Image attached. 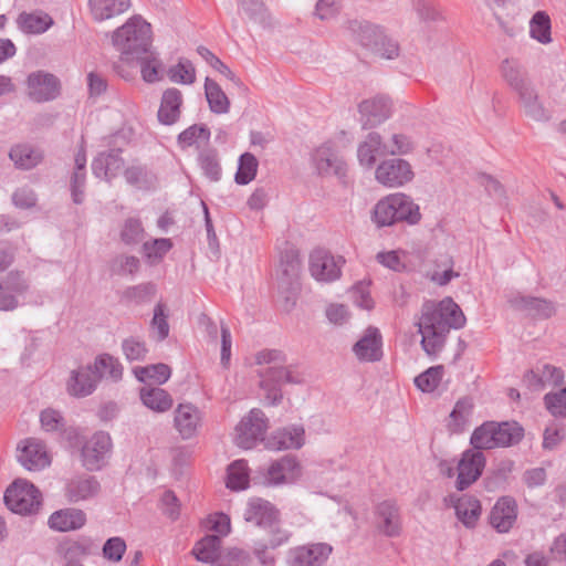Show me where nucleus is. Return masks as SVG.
Segmentation results:
<instances>
[{
    "instance_id": "obj_52",
    "label": "nucleus",
    "mask_w": 566,
    "mask_h": 566,
    "mask_svg": "<svg viewBox=\"0 0 566 566\" xmlns=\"http://www.w3.org/2000/svg\"><path fill=\"white\" fill-rule=\"evenodd\" d=\"M30 285L29 281L21 271H10L6 276L0 280V289L7 293L19 297L28 292Z\"/></svg>"
},
{
    "instance_id": "obj_15",
    "label": "nucleus",
    "mask_w": 566,
    "mask_h": 566,
    "mask_svg": "<svg viewBox=\"0 0 566 566\" xmlns=\"http://www.w3.org/2000/svg\"><path fill=\"white\" fill-rule=\"evenodd\" d=\"M375 524L377 530L387 537H397L401 534V516L397 503L385 500L375 507Z\"/></svg>"
},
{
    "instance_id": "obj_39",
    "label": "nucleus",
    "mask_w": 566,
    "mask_h": 566,
    "mask_svg": "<svg viewBox=\"0 0 566 566\" xmlns=\"http://www.w3.org/2000/svg\"><path fill=\"white\" fill-rule=\"evenodd\" d=\"M140 64L142 78L146 83H156L164 78L165 69L158 54L149 49L140 59H135Z\"/></svg>"
},
{
    "instance_id": "obj_55",
    "label": "nucleus",
    "mask_w": 566,
    "mask_h": 566,
    "mask_svg": "<svg viewBox=\"0 0 566 566\" xmlns=\"http://www.w3.org/2000/svg\"><path fill=\"white\" fill-rule=\"evenodd\" d=\"M443 376V366H433L428 368L415 378V385L422 392L434 391Z\"/></svg>"
},
{
    "instance_id": "obj_38",
    "label": "nucleus",
    "mask_w": 566,
    "mask_h": 566,
    "mask_svg": "<svg viewBox=\"0 0 566 566\" xmlns=\"http://www.w3.org/2000/svg\"><path fill=\"white\" fill-rule=\"evenodd\" d=\"M140 399L147 408L156 412L169 410L174 402L171 396L165 389L150 386L140 389Z\"/></svg>"
},
{
    "instance_id": "obj_20",
    "label": "nucleus",
    "mask_w": 566,
    "mask_h": 566,
    "mask_svg": "<svg viewBox=\"0 0 566 566\" xmlns=\"http://www.w3.org/2000/svg\"><path fill=\"white\" fill-rule=\"evenodd\" d=\"M201 421V411L192 403H180L175 410L174 424L184 440L198 433Z\"/></svg>"
},
{
    "instance_id": "obj_2",
    "label": "nucleus",
    "mask_w": 566,
    "mask_h": 566,
    "mask_svg": "<svg viewBox=\"0 0 566 566\" xmlns=\"http://www.w3.org/2000/svg\"><path fill=\"white\" fill-rule=\"evenodd\" d=\"M256 365H266L259 370L260 388L264 391V399L270 406H277L283 399L282 386L284 384L298 385L304 381L303 376L295 368L286 365V356L279 349H264L255 355Z\"/></svg>"
},
{
    "instance_id": "obj_6",
    "label": "nucleus",
    "mask_w": 566,
    "mask_h": 566,
    "mask_svg": "<svg viewBox=\"0 0 566 566\" xmlns=\"http://www.w3.org/2000/svg\"><path fill=\"white\" fill-rule=\"evenodd\" d=\"M4 503L13 513L29 515L39 511L42 496L32 483L18 479L6 490Z\"/></svg>"
},
{
    "instance_id": "obj_33",
    "label": "nucleus",
    "mask_w": 566,
    "mask_h": 566,
    "mask_svg": "<svg viewBox=\"0 0 566 566\" xmlns=\"http://www.w3.org/2000/svg\"><path fill=\"white\" fill-rule=\"evenodd\" d=\"M291 538V533L279 526L272 525L270 527V536L268 539H258L254 542V554L261 564H269L268 549H275L281 545L287 543Z\"/></svg>"
},
{
    "instance_id": "obj_5",
    "label": "nucleus",
    "mask_w": 566,
    "mask_h": 566,
    "mask_svg": "<svg viewBox=\"0 0 566 566\" xmlns=\"http://www.w3.org/2000/svg\"><path fill=\"white\" fill-rule=\"evenodd\" d=\"M349 29L355 39L376 55L388 60L398 56L397 42L389 39L379 27L368 22L353 21L349 23Z\"/></svg>"
},
{
    "instance_id": "obj_41",
    "label": "nucleus",
    "mask_w": 566,
    "mask_h": 566,
    "mask_svg": "<svg viewBox=\"0 0 566 566\" xmlns=\"http://www.w3.org/2000/svg\"><path fill=\"white\" fill-rule=\"evenodd\" d=\"M205 94L209 108L214 114H227L230 109V101L221 86L210 77L205 80Z\"/></svg>"
},
{
    "instance_id": "obj_29",
    "label": "nucleus",
    "mask_w": 566,
    "mask_h": 566,
    "mask_svg": "<svg viewBox=\"0 0 566 566\" xmlns=\"http://www.w3.org/2000/svg\"><path fill=\"white\" fill-rule=\"evenodd\" d=\"M500 73L505 83L516 92V94L532 85L523 65L517 59H504L500 64Z\"/></svg>"
},
{
    "instance_id": "obj_27",
    "label": "nucleus",
    "mask_w": 566,
    "mask_h": 566,
    "mask_svg": "<svg viewBox=\"0 0 566 566\" xmlns=\"http://www.w3.org/2000/svg\"><path fill=\"white\" fill-rule=\"evenodd\" d=\"M86 523V514L74 507L53 512L48 521L50 528L57 532H70L82 528Z\"/></svg>"
},
{
    "instance_id": "obj_17",
    "label": "nucleus",
    "mask_w": 566,
    "mask_h": 566,
    "mask_svg": "<svg viewBox=\"0 0 566 566\" xmlns=\"http://www.w3.org/2000/svg\"><path fill=\"white\" fill-rule=\"evenodd\" d=\"M312 159L319 175H335L338 178L346 176V163L329 143L323 144L316 148Z\"/></svg>"
},
{
    "instance_id": "obj_59",
    "label": "nucleus",
    "mask_w": 566,
    "mask_h": 566,
    "mask_svg": "<svg viewBox=\"0 0 566 566\" xmlns=\"http://www.w3.org/2000/svg\"><path fill=\"white\" fill-rule=\"evenodd\" d=\"M544 405L553 417L566 418V387L558 391L546 394L544 396Z\"/></svg>"
},
{
    "instance_id": "obj_34",
    "label": "nucleus",
    "mask_w": 566,
    "mask_h": 566,
    "mask_svg": "<svg viewBox=\"0 0 566 566\" xmlns=\"http://www.w3.org/2000/svg\"><path fill=\"white\" fill-rule=\"evenodd\" d=\"M298 463L294 457H283L274 461L268 469L266 480L269 484H281L295 478Z\"/></svg>"
},
{
    "instance_id": "obj_53",
    "label": "nucleus",
    "mask_w": 566,
    "mask_h": 566,
    "mask_svg": "<svg viewBox=\"0 0 566 566\" xmlns=\"http://www.w3.org/2000/svg\"><path fill=\"white\" fill-rule=\"evenodd\" d=\"M473 408L472 400L468 397L459 399L453 410L450 413L449 430L452 432H460L465 424L468 417Z\"/></svg>"
},
{
    "instance_id": "obj_54",
    "label": "nucleus",
    "mask_w": 566,
    "mask_h": 566,
    "mask_svg": "<svg viewBox=\"0 0 566 566\" xmlns=\"http://www.w3.org/2000/svg\"><path fill=\"white\" fill-rule=\"evenodd\" d=\"M258 159L251 153H244L240 156L239 167L234 180L238 185H248L251 182L258 171Z\"/></svg>"
},
{
    "instance_id": "obj_45",
    "label": "nucleus",
    "mask_w": 566,
    "mask_h": 566,
    "mask_svg": "<svg viewBox=\"0 0 566 566\" xmlns=\"http://www.w3.org/2000/svg\"><path fill=\"white\" fill-rule=\"evenodd\" d=\"M10 159L21 169H31L42 160L40 151L29 145H17L9 153Z\"/></svg>"
},
{
    "instance_id": "obj_7",
    "label": "nucleus",
    "mask_w": 566,
    "mask_h": 566,
    "mask_svg": "<svg viewBox=\"0 0 566 566\" xmlns=\"http://www.w3.org/2000/svg\"><path fill=\"white\" fill-rule=\"evenodd\" d=\"M268 429V418L260 409H252L235 427L234 442L238 447L249 450L263 441Z\"/></svg>"
},
{
    "instance_id": "obj_8",
    "label": "nucleus",
    "mask_w": 566,
    "mask_h": 566,
    "mask_svg": "<svg viewBox=\"0 0 566 566\" xmlns=\"http://www.w3.org/2000/svg\"><path fill=\"white\" fill-rule=\"evenodd\" d=\"M112 439L107 432H95L87 439L81 450L83 467L88 471L101 470L112 451Z\"/></svg>"
},
{
    "instance_id": "obj_10",
    "label": "nucleus",
    "mask_w": 566,
    "mask_h": 566,
    "mask_svg": "<svg viewBox=\"0 0 566 566\" xmlns=\"http://www.w3.org/2000/svg\"><path fill=\"white\" fill-rule=\"evenodd\" d=\"M413 177L411 165L400 158L386 159L375 170L376 180L388 188L401 187L411 181Z\"/></svg>"
},
{
    "instance_id": "obj_43",
    "label": "nucleus",
    "mask_w": 566,
    "mask_h": 566,
    "mask_svg": "<svg viewBox=\"0 0 566 566\" xmlns=\"http://www.w3.org/2000/svg\"><path fill=\"white\" fill-rule=\"evenodd\" d=\"M499 448H509L520 443L524 437V428L516 421L496 422Z\"/></svg>"
},
{
    "instance_id": "obj_30",
    "label": "nucleus",
    "mask_w": 566,
    "mask_h": 566,
    "mask_svg": "<svg viewBox=\"0 0 566 566\" xmlns=\"http://www.w3.org/2000/svg\"><path fill=\"white\" fill-rule=\"evenodd\" d=\"M386 144L378 133H369L365 140L358 145L357 158L361 166L373 168L377 156H386Z\"/></svg>"
},
{
    "instance_id": "obj_60",
    "label": "nucleus",
    "mask_w": 566,
    "mask_h": 566,
    "mask_svg": "<svg viewBox=\"0 0 566 566\" xmlns=\"http://www.w3.org/2000/svg\"><path fill=\"white\" fill-rule=\"evenodd\" d=\"M122 349L126 359L129 361L144 360L148 352L145 343L136 337L124 339Z\"/></svg>"
},
{
    "instance_id": "obj_25",
    "label": "nucleus",
    "mask_w": 566,
    "mask_h": 566,
    "mask_svg": "<svg viewBox=\"0 0 566 566\" xmlns=\"http://www.w3.org/2000/svg\"><path fill=\"white\" fill-rule=\"evenodd\" d=\"M516 502L509 496L497 500L490 513V524L500 533L509 532L516 521Z\"/></svg>"
},
{
    "instance_id": "obj_63",
    "label": "nucleus",
    "mask_w": 566,
    "mask_h": 566,
    "mask_svg": "<svg viewBox=\"0 0 566 566\" xmlns=\"http://www.w3.org/2000/svg\"><path fill=\"white\" fill-rule=\"evenodd\" d=\"M542 390L547 387H557L564 381V371L549 364L539 365Z\"/></svg>"
},
{
    "instance_id": "obj_9",
    "label": "nucleus",
    "mask_w": 566,
    "mask_h": 566,
    "mask_svg": "<svg viewBox=\"0 0 566 566\" xmlns=\"http://www.w3.org/2000/svg\"><path fill=\"white\" fill-rule=\"evenodd\" d=\"M333 551L325 542L298 545L289 551L287 563L290 566H325Z\"/></svg>"
},
{
    "instance_id": "obj_23",
    "label": "nucleus",
    "mask_w": 566,
    "mask_h": 566,
    "mask_svg": "<svg viewBox=\"0 0 566 566\" xmlns=\"http://www.w3.org/2000/svg\"><path fill=\"white\" fill-rule=\"evenodd\" d=\"M18 460L29 471H40L50 464L45 446L34 438L27 439L19 448Z\"/></svg>"
},
{
    "instance_id": "obj_37",
    "label": "nucleus",
    "mask_w": 566,
    "mask_h": 566,
    "mask_svg": "<svg viewBox=\"0 0 566 566\" xmlns=\"http://www.w3.org/2000/svg\"><path fill=\"white\" fill-rule=\"evenodd\" d=\"M91 12L96 21H104L122 14L130 7L129 0H88Z\"/></svg>"
},
{
    "instance_id": "obj_47",
    "label": "nucleus",
    "mask_w": 566,
    "mask_h": 566,
    "mask_svg": "<svg viewBox=\"0 0 566 566\" xmlns=\"http://www.w3.org/2000/svg\"><path fill=\"white\" fill-rule=\"evenodd\" d=\"M172 242L168 238L154 239L143 244V252L149 265L159 264L165 255L171 250Z\"/></svg>"
},
{
    "instance_id": "obj_13",
    "label": "nucleus",
    "mask_w": 566,
    "mask_h": 566,
    "mask_svg": "<svg viewBox=\"0 0 566 566\" xmlns=\"http://www.w3.org/2000/svg\"><path fill=\"white\" fill-rule=\"evenodd\" d=\"M301 272V260L298 251L286 244L280 253L279 265L276 268V280L280 289L284 291H294L298 286Z\"/></svg>"
},
{
    "instance_id": "obj_18",
    "label": "nucleus",
    "mask_w": 566,
    "mask_h": 566,
    "mask_svg": "<svg viewBox=\"0 0 566 566\" xmlns=\"http://www.w3.org/2000/svg\"><path fill=\"white\" fill-rule=\"evenodd\" d=\"M509 303L515 311L525 313L526 315L535 318H549L556 312V307L553 302L520 293L512 294L509 297Z\"/></svg>"
},
{
    "instance_id": "obj_26",
    "label": "nucleus",
    "mask_w": 566,
    "mask_h": 566,
    "mask_svg": "<svg viewBox=\"0 0 566 566\" xmlns=\"http://www.w3.org/2000/svg\"><path fill=\"white\" fill-rule=\"evenodd\" d=\"M182 102V93L178 88L170 87L165 90L157 113L158 120L164 125L177 123L181 115Z\"/></svg>"
},
{
    "instance_id": "obj_3",
    "label": "nucleus",
    "mask_w": 566,
    "mask_h": 566,
    "mask_svg": "<svg viewBox=\"0 0 566 566\" xmlns=\"http://www.w3.org/2000/svg\"><path fill=\"white\" fill-rule=\"evenodd\" d=\"M112 42L122 61H135L151 49V27L140 15H134L114 31Z\"/></svg>"
},
{
    "instance_id": "obj_56",
    "label": "nucleus",
    "mask_w": 566,
    "mask_h": 566,
    "mask_svg": "<svg viewBox=\"0 0 566 566\" xmlns=\"http://www.w3.org/2000/svg\"><path fill=\"white\" fill-rule=\"evenodd\" d=\"M199 164L203 174L211 180L218 181L221 177V166L218 153L214 149H208L199 155Z\"/></svg>"
},
{
    "instance_id": "obj_58",
    "label": "nucleus",
    "mask_w": 566,
    "mask_h": 566,
    "mask_svg": "<svg viewBox=\"0 0 566 566\" xmlns=\"http://www.w3.org/2000/svg\"><path fill=\"white\" fill-rule=\"evenodd\" d=\"M139 266L140 261L134 255L119 254L111 262V270L117 275H134Z\"/></svg>"
},
{
    "instance_id": "obj_24",
    "label": "nucleus",
    "mask_w": 566,
    "mask_h": 566,
    "mask_svg": "<svg viewBox=\"0 0 566 566\" xmlns=\"http://www.w3.org/2000/svg\"><path fill=\"white\" fill-rule=\"evenodd\" d=\"M120 149H111L99 153L92 163V170L95 177L111 182L124 168V159Z\"/></svg>"
},
{
    "instance_id": "obj_49",
    "label": "nucleus",
    "mask_w": 566,
    "mask_h": 566,
    "mask_svg": "<svg viewBox=\"0 0 566 566\" xmlns=\"http://www.w3.org/2000/svg\"><path fill=\"white\" fill-rule=\"evenodd\" d=\"M249 486V469L245 460H235L228 467L227 488L241 491Z\"/></svg>"
},
{
    "instance_id": "obj_31",
    "label": "nucleus",
    "mask_w": 566,
    "mask_h": 566,
    "mask_svg": "<svg viewBox=\"0 0 566 566\" xmlns=\"http://www.w3.org/2000/svg\"><path fill=\"white\" fill-rule=\"evenodd\" d=\"M97 544L90 537L62 543L57 551L66 562L80 563L81 558L96 554Z\"/></svg>"
},
{
    "instance_id": "obj_12",
    "label": "nucleus",
    "mask_w": 566,
    "mask_h": 566,
    "mask_svg": "<svg viewBox=\"0 0 566 566\" xmlns=\"http://www.w3.org/2000/svg\"><path fill=\"white\" fill-rule=\"evenodd\" d=\"M486 459L483 452L474 449L465 450L461 454V459L458 463L457 471L458 476L455 481V488L459 491H463L476 482L485 468Z\"/></svg>"
},
{
    "instance_id": "obj_1",
    "label": "nucleus",
    "mask_w": 566,
    "mask_h": 566,
    "mask_svg": "<svg viewBox=\"0 0 566 566\" xmlns=\"http://www.w3.org/2000/svg\"><path fill=\"white\" fill-rule=\"evenodd\" d=\"M465 321L460 306L451 297L424 302L417 322L422 349L430 356L437 355L443 348L450 329L462 328Z\"/></svg>"
},
{
    "instance_id": "obj_32",
    "label": "nucleus",
    "mask_w": 566,
    "mask_h": 566,
    "mask_svg": "<svg viewBox=\"0 0 566 566\" xmlns=\"http://www.w3.org/2000/svg\"><path fill=\"white\" fill-rule=\"evenodd\" d=\"M98 380L91 367L73 370L67 384L69 392L75 397L88 396L95 390Z\"/></svg>"
},
{
    "instance_id": "obj_16",
    "label": "nucleus",
    "mask_w": 566,
    "mask_h": 566,
    "mask_svg": "<svg viewBox=\"0 0 566 566\" xmlns=\"http://www.w3.org/2000/svg\"><path fill=\"white\" fill-rule=\"evenodd\" d=\"M342 259L336 260L328 251L316 249L310 255V272L322 282H332L340 276Z\"/></svg>"
},
{
    "instance_id": "obj_19",
    "label": "nucleus",
    "mask_w": 566,
    "mask_h": 566,
    "mask_svg": "<svg viewBox=\"0 0 566 566\" xmlns=\"http://www.w3.org/2000/svg\"><path fill=\"white\" fill-rule=\"evenodd\" d=\"M363 128H371L380 125L391 114L390 101L385 96H375L363 101L358 105Z\"/></svg>"
},
{
    "instance_id": "obj_44",
    "label": "nucleus",
    "mask_w": 566,
    "mask_h": 566,
    "mask_svg": "<svg viewBox=\"0 0 566 566\" xmlns=\"http://www.w3.org/2000/svg\"><path fill=\"white\" fill-rule=\"evenodd\" d=\"M221 538L219 535H206L193 547L196 558L203 563H214L220 555Z\"/></svg>"
},
{
    "instance_id": "obj_21",
    "label": "nucleus",
    "mask_w": 566,
    "mask_h": 566,
    "mask_svg": "<svg viewBox=\"0 0 566 566\" xmlns=\"http://www.w3.org/2000/svg\"><path fill=\"white\" fill-rule=\"evenodd\" d=\"M382 337L378 328L368 327L353 346V352L359 361H379L382 357Z\"/></svg>"
},
{
    "instance_id": "obj_51",
    "label": "nucleus",
    "mask_w": 566,
    "mask_h": 566,
    "mask_svg": "<svg viewBox=\"0 0 566 566\" xmlns=\"http://www.w3.org/2000/svg\"><path fill=\"white\" fill-rule=\"evenodd\" d=\"M134 374L139 381L153 380L154 382L161 385L165 384L170 375L171 369L166 364H155L146 367H136Z\"/></svg>"
},
{
    "instance_id": "obj_46",
    "label": "nucleus",
    "mask_w": 566,
    "mask_h": 566,
    "mask_svg": "<svg viewBox=\"0 0 566 566\" xmlns=\"http://www.w3.org/2000/svg\"><path fill=\"white\" fill-rule=\"evenodd\" d=\"M551 18L545 11H537L530 21V35L542 44L552 42Z\"/></svg>"
},
{
    "instance_id": "obj_40",
    "label": "nucleus",
    "mask_w": 566,
    "mask_h": 566,
    "mask_svg": "<svg viewBox=\"0 0 566 566\" xmlns=\"http://www.w3.org/2000/svg\"><path fill=\"white\" fill-rule=\"evenodd\" d=\"M470 444L481 452L499 448L495 421H485L476 427L471 434Z\"/></svg>"
},
{
    "instance_id": "obj_57",
    "label": "nucleus",
    "mask_w": 566,
    "mask_h": 566,
    "mask_svg": "<svg viewBox=\"0 0 566 566\" xmlns=\"http://www.w3.org/2000/svg\"><path fill=\"white\" fill-rule=\"evenodd\" d=\"M197 52L211 67L224 75L228 80L233 82L235 85L241 84L240 78L208 48L200 45L198 46Z\"/></svg>"
},
{
    "instance_id": "obj_28",
    "label": "nucleus",
    "mask_w": 566,
    "mask_h": 566,
    "mask_svg": "<svg viewBox=\"0 0 566 566\" xmlns=\"http://www.w3.org/2000/svg\"><path fill=\"white\" fill-rule=\"evenodd\" d=\"M449 501L453 505L455 510V515L459 521L463 523L467 527H472L476 524L480 515H481V503L480 501L472 495H450Z\"/></svg>"
},
{
    "instance_id": "obj_36",
    "label": "nucleus",
    "mask_w": 566,
    "mask_h": 566,
    "mask_svg": "<svg viewBox=\"0 0 566 566\" xmlns=\"http://www.w3.org/2000/svg\"><path fill=\"white\" fill-rule=\"evenodd\" d=\"M304 434L302 427L282 429L268 440L266 446L276 450L300 449L304 444Z\"/></svg>"
},
{
    "instance_id": "obj_11",
    "label": "nucleus",
    "mask_w": 566,
    "mask_h": 566,
    "mask_svg": "<svg viewBox=\"0 0 566 566\" xmlns=\"http://www.w3.org/2000/svg\"><path fill=\"white\" fill-rule=\"evenodd\" d=\"M60 80L52 73L35 71L28 75L27 94L35 103L55 99L60 95Z\"/></svg>"
},
{
    "instance_id": "obj_50",
    "label": "nucleus",
    "mask_w": 566,
    "mask_h": 566,
    "mask_svg": "<svg viewBox=\"0 0 566 566\" xmlns=\"http://www.w3.org/2000/svg\"><path fill=\"white\" fill-rule=\"evenodd\" d=\"M167 76L172 83L191 85L196 82V69L191 61L180 59L167 70Z\"/></svg>"
},
{
    "instance_id": "obj_14",
    "label": "nucleus",
    "mask_w": 566,
    "mask_h": 566,
    "mask_svg": "<svg viewBox=\"0 0 566 566\" xmlns=\"http://www.w3.org/2000/svg\"><path fill=\"white\" fill-rule=\"evenodd\" d=\"M101 483L94 475L76 474L64 485V496L70 503H80L95 499L101 492Z\"/></svg>"
},
{
    "instance_id": "obj_48",
    "label": "nucleus",
    "mask_w": 566,
    "mask_h": 566,
    "mask_svg": "<svg viewBox=\"0 0 566 566\" xmlns=\"http://www.w3.org/2000/svg\"><path fill=\"white\" fill-rule=\"evenodd\" d=\"M94 371L98 379L106 377L117 381L122 378L123 367L118 359L108 354H103L95 359Z\"/></svg>"
},
{
    "instance_id": "obj_42",
    "label": "nucleus",
    "mask_w": 566,
    "mask_h": 566,
    "mask_svg": "<svg viewBox=\"0 0 566 566\" xmlns=\"http://www.w3.org/2000/svg\"><path fill=\"white\" fill-rule=\"evenodd\" d=\"M20 29L27 33L40 34L45 32L52 24V18L44 12H22L18 18Z\"/></svg>"
},
{
    "instance_id": "obj_62",
    "label": "nucleus",
    "mask_w": 566,
    "mask_h": 566,
    "mask_svg": "<svg viewBox=\"0 0 566 566\" xmlns=\"http://www.w3.org/2000/svg\"><path fill=\"white\" fill-rule=\"evenodd\" d=\"M126 543L122 537H111L103 545V556L112 563H118L122 560L123 555L126 552Z\"/></svg>"
},
{
    "instance_id": "obj_22",
    "label": "nucleus",
    "mask_w": 566,
    "mask_h": 566,
    "mask_svg": "<svg viewBox=\"0 0 566 566\" xmlns=\"http://www.w3.org/2000/svg\"><path fill=\"white\" fill-rule=\"evenodd\" d=\"M243 516L256 526L272 527L279 520V511L269 501L253 497L247 503Z\"/></svg>"
},
{
    "instance_id": "obj_4",
    "label": "nucleus",
    "mask_w": 566,
    "mask_h": 566,
    "mask_svg": "<svg viewBox=\"0 0 566 566\" xmlns=\"http://www.w3.org/2000/svg\"><path fill=\"white\" fill-rule=\"evenodd\" d=\"M421 219L419 206L411 197L397 192L379 200L373 211V221L377 227H388L405 221L417 224Z\"/></svg>"
},
{
    "instance_id": "obj_64",
    "label": "nucleus",
    "mask_w": 566,
    "mask_h": 566,
    "mask_svg": "<svg viewBox=\"0 0 566 566\" xmlns=\"http://www.w3.org/2000/svg\"><path fill=\"white\" fill-rule=\"evenodd\" d=\"M350 297L353 302L360 308L371 310L374 307V301L370 297L369 284L365 282H358L350 290Z\"/></svg>"
},
{
    "instance_id": "obj_35",
    "label": "nucleus",
    "mask_w": 566,
    "mask_h": 566,
    "mask_svg": "<svg viewBox=\"0 0 566 566\" xmlns=\"http://www.w3.org/2000/svg\"><path fill=\"white\" fill-rule=\"evenodd\" d=\"M517 95L527 117L535 122L551 119L549 111L539 102L538 95L532 85L517 93Z\"/></svg>"
},
{
    "instance_id": "obj_61",
    "label": "nucleus",
    "mask_w": 566,
    "mask_h": 566,
    "mask_svg": "<svg viewBox=\"0 0 566 566\" xmlns=\"http://www.w3.org/2000/svg\"><path fill=\"white\" fill-rule=\"evenodd\" d=\"M144 237V228L140 220L128 218L122 228L120 238L126 244L138 243Z\"/></svg>"
}]
</instances>
